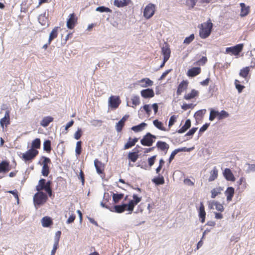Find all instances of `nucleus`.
<instances>
[{
  "mask_svg": "<svg viewBox=\"0 0 255 255\" xmlns=\"http://www.w3.org/2000/svg\"><path fill=\"white\" fill-rule=\"evenodd\" d=\"M223 174L227 181L234 182L236 180V178L230 168H226L223 172Z\"/></svg>",
  "mask_w": 255,
  "mask_h": 255,
  "instance_id": "16",
  "label": "nucleus"
},
{
  "mask_svg": "<svg viewBox=\"0 0 255 255\" xmlns=\"http://www.w3.org/2000/svg\"><path fill=\"white\" fill-rule=\"evenodd\" d=\"M153 124L159 130L163 131L166 130V128L163 127V124L157 119L154 120L153 121Z\"/></svg>",
  "mask_w": 255,
  "mask_h": 255,
  "instance_id": "39",
  "label": "nucleus"
},
{
  "mask_svg": "<svg viewBox=\"0 0 255 255\" xmlns=\"http://www.w3.org/2000/svg\"><path fill=\"white\" fill-rule=\"evenodd\" d=\"M128 115H125L118 123H116V129L118 132L122 131L125 125V123L129 118Z\"/></svg>",
  "mask_w": 255,
  "mask_h": 255,
  "instance_id": "15",
  "label": "nucleus"
},
{
  "mask_svg": "<svg viewBox=\"0 0 255 255\" xmlns=\"http://www.w3.org/2000/svg\"><path fill=\"white\" fill-rule=\"evenodd\" d=\"M142 109L145 111L146 114L148 117L150 115L151 113V109L150 108V104H145L144 105H143L142 107H141L140 108V110H141Z\"/></svg>",
  "mask_w": 255,
  "mask_h": 255,
  "instance_id": "48",
  "label": "nucleus"
},
{
  "mask_svg": "<svg viewBox=\"0 0 255 255\" xmlns=\"http://www.w3.org/2000/svg\"><path fill=\"white\" fill-rule=\"evenodd\" d=\"M199 92L195 89H192L190 93L185 94L184 99L186 100H190L199 96Z\"/></svg>",
  "mask_w": 255,
  "mask_h": 255,
  "instance_id": "28",
  "label": "nucleus"
},
{
  "mask_svg": "<svg viewBox=\"0 0 255 255\" xmlns=\"http://www.w3.org/2000/svg\"><path fill=\"white\" fill-rule=\"evenodd\" d=\"M201 72V69L200 67H194L188 70L187 75L189 77H194L199 75Z\"/></svg>",
  "mask_w": 255,
  "mask_h": 255,
  "instance_id": "20",
  "label": "nucleus"
},
{
  "mask_svg": "<svg viewBox=\"0 0 255 255\" xmlns=\"http://www.w3.org/2000/svg\"><path fill=\"white\" fill-rule=\"evenodd\" d=\"M141 96L145 99H150L154 96V92L152 88H147L140 91Z\"/></svg>",
  "mask_w": 255,
  "mask_h": 255,
  "instance_id": "12",
  "label": "nucleus"
},
{
  "mask_svg": "<svg viewBox=\"0 0 255 255\" xmlns=\"http://www.w3.org/2000/svg\"><path fill=\"white\" fill-rule=\"evenodd\" d=\"M191 126V121L190 119H187L185 121L184 125L178 130L176 131L179 133H184L187 131Z\"/></svg>",
  "mask_w": 255,
  "mask_h": 255,
  "instance_id": "24",
  "label": "nucleus"
},
{
  "mask_svg": "<svg viewBox=\"0 0 255 255\" xmlns=\"http://www.w3.org/2000/svg\"><path fill=\"white\" fill-rule=\"evenodd\" d=\"M176 116L175 115H172L170 118L169 122H168V127L170 128L176 122Z\"/></svg>",
  "mask_w": 255,
  "mask_h": 255,
  "instance_id": "62",
  "label": "nucleus"
},
{
  "mask_svg": "<svg viewBox=\"0 0 255 255\" xmlns=\"http://www.w3.org/2000/svg\"><path fill=\"white\" fill-rule=\"evenodd\" d=\"M46 184V179L41 178L38 181V184L36 186V190L37 191H40V188Z\"/></svg>",
  "mask_w": 255,
  "mask_h": 255,
  "instance_id": "56",
  "label": "nucleus"
},
{
  "mask_svg": "<svg viewBox=\"0 0 255 255\" xmlns=\"http://www.w3.org/2000/svg\"><path fill=\"white\" fill-rule=\"evenodd\" d=\"M134 145V143L131 140V137H129L128 142L125 144L124 149H127L130 148Z\"/></svg>",
  "mask_w": 255,
  "mask_h": 255,
  "instance_id": "54",
  "label": "nucleus"
},
{
  "mask_svg": "<svg viewBox=\"0 0 255 255\" xmlns=\"http://www.w3.org/2000/svg\"><path fill=\"white\" fill-rule=\"evenodd\" d=\"M229 116V113L225 110H222L220 112H219L218 120H221L226 118H228Z\"/></svg>",
  "mask_w": 255,
  "mask_h": 255,
  "instance_id": "53",
  "label": "nucleus"
},
{
  "mask_svg": "<svg viewBox=\"0 0 255 255\" xmlns=\"http://www.w3.org/2000/svg\"><path fill=\"white\" fill-rule=\"evenodd\" d=\"M195 106V105H194L193 104L184 103L181 106V109L184 111H186L189 109H193Z\"/></svg>",
  "mask_w": 255,
  "mask_h": 255,
  "instance_id": "61",
  "label": "nucleus"
},
{
  "mask_svg": "<svg viewBox=\"0 0 255 255\" xmlns=\"http://www.w3.org/2000/svg\"><path fill=\"white\" fill-rule=\"evenodd\" d=\"M96 10L100 12H112V10L110 8L105 6H100L96 8Z\"/></svg>",
  "mask_w": 255,
  "mask_h": 255,
  "instance_id": "46",
  "label": "nucleus"
},
{
  "mask_svg": "<svg viewBox=\"0 0 255 255\" xmlns=\"http://www.w3.org/2000/svg\"><path fill=\"white\" fill-rule=\"evenodd\" d=\"M198 128L193 127L191 129H190L185 135V136H190L191 138L192 137L194 134L197 131Z\"/></svg>",
  "mask_w": 255,
  "mask_h": 255,
  "instance_id": "60",
  "label": "nucleus"
},
{
  "mask_svg": "<svg viewBox=\"0 0 255 255\" xmlns=\"http://www.w3.org/2000/svg\"><path fill=\"white\" fill-rule=\"evenodd\" d=\"M137 152H129L128 155V158L129 161L135 162L139 158V154H137Z\"/></svg>",
  "mask_w": 255,
  "mask_h": 255,
  "instance_id": "35",
  "label": "nucleus"
},
{
  "mask_svg": "<svg viewBox=\"0 0 255 255\" xmlns=\"http://www.w3.org/2000/svg\"><path fill=\"white\" fill-rule=\"evenodd\" d=\"M223 190V188L221 187H219L217 188H215L213 189L211 191V198H215L219 194H221L222 191Z\"/></svg>",
  "mask_w": 255,
  "mask_h": 255,
  "instance_id": "41",
  "label": "nucleus"
},
{
  "mask_svg": "<svg viewBox=\"0 0 255 255\" xmlns=\"http://www.w3.org/2000/svg\"><path fill=\"white\" fill-rule=\"evenodd\" d=\"M207 62V58L205 56H203L198 61L196 62V65H204Z\"/></svg>",
  "mask_w": 255,
  "mask_h": 255,
  "instance_id": "63",
  "label": "nucleus"
},
{
  "mask_svg": "<svg viewBox=\"0 0 255 255\" xmlns=\"http://www.w3.org/2000/svg\"><path fill=\"white\" fill-rule=\"evenodd\" d=\"M54 118L51 116L44 117L40 122V125L43 127H48L50 123L53 121Z\"/></svg>",
  "mask_w": 255,
  "mask_h": 255,
  "instance_id": "29",
  "label": "nucleus"
},
{
  "mask_svg": "<svg viewBox=\"0 0 255 255\" xmlns=\"http://www.w3.org/2000/svg\"><path fill=\"white\" fill-rule=\"evenodd\" d=\"M248 165V169L246 170V173H250L251 171H255V164H249L247 163Z\"/></svg>",
  "mask_w": 255,
  "mask_h": 255,
  "instance_id": "64",
  "label": "nucleus"
},
{
  "mask_svg": "<svg viewBox=\"0 0 255 255\" xmlns=\"http://www.w3.org/2000/svg\"><path fill=\"white\" fill-rule=\"evenodd\" d=\"M243 49V44H238L232 47L226 48V53L232 55L238 56Z\"/></svg>",
  "mask_w": 255,
  "mask_h": 255,
  "instance_id": "6",
  "label": "nucleus"
},
{
  "mask_svg": "<svg viewBox=\"0 0 255 255\" xmlns=\"http://www.w3.org/2000/svg\"><path fill=\"white\" fill-rule=\"evenodd\" d=\"M156 6L154 4L150 3L145 7L143 14L146 19H150L155 13Z\"/></svg>",
  "mask_w": 255,
  "mask_h": 255,
  "instance_id": "5",
  "label": "nucleus"
},
{
  "mask_svg": "<svg viewBox=\"0 0 255 255\" xmlns=\"http://www.w3.org/2000/svg\"><path fill=\"white\" fill-rule=\"evenodd\" d=\"M157 136L151 134L150 132H147L140 139V143L146 146H151L155 141Z\"/></svg>",
  "mask_w": 255,
  "mask_h": 255,
  "instance_id": "4",
  "label": "nucleus"
},
{
  "mask_svg": "<svg viewBox=\"0 0 255 255\" xmlns=\"http://www.w3.org/2000/svg\"><path fill=\"white\" fill-rule=\"evenodd\" d=\"M94 163L97 173L100 175L102 178L105 177V164L98 159H95L94 160Z\"/></svg>",
  "mask_w": 255,
  "mask_h": 255,
  "instance_id": "10",
  "label": "nucleus"
},
{
  "mask_svg": "<svg viewBox=\"0 0 255 255\" xmlns=\"http://www.w3.org/2000/svg\"><path fill=\"white\" fill-rule=\"evenodd\" d=\"M82 141L81 140L78 141L76 143V146L75 148V153L77 156H79L82 151Z\"/></svg>",
  "mask_w": 255,
  "mask_h": 255,
  "instance_id": "43",
  "label": "nucleus"
},
{
  "mask_svg": "<svg viewBox=\"0 0 255 255\" xmlns=\"http://www.w3.org/2000/svg\"><path fill=\"white\" fill-rule=\"evenodd\" d=\"M38 20L39 23L42 26H45L46 25V26L48 27L49 25V24L48 23V16H46V12L41 14L39 15Z\"/></svg>",
  "mask_w": 255,
  "mask_h": 255,
  "instance_id": "22",
  "label": "nucleus"
},
{
  "mask_svg": "<svg viewBox=\"0 0 255 255\" xmlns=\"http://www.w3.org/2000/svg\"><path fill=\"white\" fill-rule=\"evenodd\" d=\"M60 28V27L56 26L51 31L49 36V42H51L58 35V29Z\"/></svg>",
  "mask_w": 255,
  "mask_h": 255,
  "instance_id": "31",
  "label": "nucleus"
},
{
  "mask_svg": "<svg viewBox=\"0 0 255 255\" xmlns=\"http://www.w3.org/2000/svg\"><path fill=\"white\" fill-rule=\"evenodd\" d=\"M110 211L112 212L119 214L124 213L125 212L119 204L114 205V206H111Z\"/></svg>",
  "mask_w": 255,
  "mask_h": 255,
  "instance_id": "40",
  "label": "nucleus"
},
{
  "mask_svg": "<svg viewBox=\"0 0 255 255\" xmlns=\"http://www.w3.org/2000/svg\"><path fill=\"white\" fill-rule=\"evenodd\" d=\"M210 116H209V120L210 121H213L215 118H217L218 119L219 112L217 110H216L213 108L210 109Z\"/></svg>",
  "mask_w": 255,
  "mask_h": 255,
  "instance_id": "38",
  "label": "nucleus"
},
{
  "mask_svg": "<svg viewBox=\"0 0 255 255\" xmlns=\"http://www.w3.org/2000/svg\"><path fill=\"white\" fill-rule=\"evenodd\" d=\"M240 6L241 7L240 16L241 17H245L247 16L250 12V7L249 6H246V5L244 3H241Z\"/></svg>",
  "mask_w": 255,
  "mask_h": 255,
  "instance_id": "30",
  "label": "nucleus"
},
{
  "mask_svg": "<svg viewBox=\"0 0 255 255\" xmlns=\"http://www.w3.org/2000/svg\"><path fill=\"white\" fill-rule=\"evenodd\" d=\"M41 147V140L39 138H36L31 142V148L33 150H37Z\"/></svg>",
  "mask_w": 255,
  "mask_h": 255,
  "instance_id": "36",
  "label": "nucleus"
},
{
  "mask_svg": "<svg viewBox=\"0 0 255 255\" xmlns=\"http://www.w3.org/2000/svg\"><path fill=\"white\" fill-rule=\"evenodd\" d=\"M213 24L210 19L203 23L201 24L199 30V36L202 39H206L208 37L213 29Z\"/></svg>",
  "mask_w": 255,
  "mask_h": 255,
  "instance_id": "1",
  "label": "nucleus"
},
{
  "mask_svg": "<svg viewBox=\"0 0 255 255\" xmlns=\"http://www.w3.org/2000/svg\"><path fill=\"white\" fill-rule=\"evenodd\" d=\"M156 155H154L150 157H149L147 159V162H148V168L149 169L153 164H154L156 158Z\"/></svg>",
  "mask_w": 255,
  "mask_h": 255,
  "instance_id": "50",
  "label": "nucleus"
},
{
  "mask_svg": "<svg viewBox=\"0 0 255 255\" xmlns=\"http://www.w3.org/2000/svg\"><path fill=\"white\" fill-rule=\"evenodd\" d=\"M38 153L39 151L37 150L29 149L27 150L25 153L22 154L21 158L25 162V163H29L34 159Z\"/></svg>",
  "mask_w": 255,
  "mask_h": 255,
  "instance_id": "3",
  "label": "nucleus"
},
{
  "mask_svg": "<svg viewBox=\"0 0 255 255\" xmlns=\"http://www.w3.org/2000/svg\"><path fill=\"white\" fill-rule=\"evenodd\" d=\"M165 46L161 48V53L163 56H170L171 51L169 45L167 43H164Z\"/></svg>",
  "mask_w": 255,
  "mask_h": 255,
  "instance_id": "34",
  "label": "nucleus"
},
{
  "mask_svg": "<svg viewBox=\"0 0 255 255\" xmlns=\"http://www.w3.org/2000/svg\"><path fill=\"white\" fill-rule=\"evenodd\" d=\"M138 82L140 84V86L144 88L151 86L153 84V82L148 78H143Z\"/></svg>",
  "mask_w": 255,
  "mask_h": 255,
  "instance_id": "25",
  "label": "nucleus"
},
{
  "mask_svg": "<svg viewBox=\"0 0 255 255\" xmlns=\"http://www.w3.org/2000/svg\"><path fill=\"white\" fill-rule=\"evenodd\" d=\"M132 104L134 106H138L140 104L139 97L137 95H134L132 97L131 99Z\"/></svg>",
  "mask_w": 255,
  "mask_h": 255,
  "instance_id": "51",
  "label": "nucleus"
},
{
  "mask_svg": "<svg viewBox=\"0 0 255 255\" xmlns=\"http://www.w3.org/2000/svg\"><path fill=\"white\" fill-rule=\"evenodd\" d=\"M38 192L33 197V203L36 207L43 205L48 200V196L46 193L42 191Z\"/></svg>",
  "mask_w": 255,
  "mask_h": 255,
  "instance_id": "2",
  "label": "nucleus"
},
{
  "mask_svg": "<svg viewBox=\"0 0 255 255\" xmlns=\"http://www.w3.org/2000/svg\"><path fill=\"white\" fill-rule=\"evenodd\" d=\"M113 196V201L115 204H118L120 201L124 197V194L122 193H114L111 192Z\"/></svg>",
  "mask_w": 255,
  "mask_h": 255,
  "instance_id": "27",
  "label": "nucleus"
},
{
  "mask_svg": "<svg viewBox=\"0 0 255 255\" xmlns=\"http://www.w3.org/2000/svg\"><path fill=\"white\" fill-rule=\"evenodd\" d=\"M188 83L189 82L187 80H183L179 83L176 91V94L178 96L180 95L183 91L187 89Z\"/></svg>",
  "mask_w": 255,
  "mask_h": 255,
  "instance_id": "17",
  "label": "nucleus"
},
{
  "mask_svg": "<svg viewBox=\"0 0 255 255\" xmlns=\"http://www.w3.org/2000/svg\"><path fill=\"white\" fill-rule=\"evenodd\" d=\"M194 148V147H190V148L183 147L175 149L174 150H173L171 154H170V155L169 156V158L168 159V165L171 163V162L174 159L175 156L178 153H179L180 152H190L192 150H193Z\"/></svg>",
  "mask_w": 255,
  "mask_h": 255,
  "instance_id": "9",
  "label": "nucleus"
},
{
  "mask_svg": "<svg viewBox=\"0 0 255 255\" xmlns=\"http://www.w3.org/2000/svg\"><path fill=\"white\" fill-rule=\"evenodd\" d=\"M133 5L131 0H114V4L118 7H123L129 4Z\"/></svg>",
  "mask_w": 255,
  "mask_h": 255,
  "instance_id": "18",
  "label": "nucleus"
},
{
  "mask_svg": "<svg viewBox=\"0 0 255 255\" xmlns=\"http://www.w3.org/2000/svg\"><path fill=\"white\" fill-rule=\"evenodd\" d=\"M121 103L119 96H111L109 97L108 100V106L112 109H117Z\"/></svg>",
  "mask_w": 255,
  "mask_h": 255,
  "instance_id": "7",
  "label": "nucleus"
},
{
  "mask_svg": "<svg viewBox=\"0 0 255 255\" xmlns=\"http://www.w3.org/2000/svg\"><path fill=\"white\" fill-rule=\"evenodd\" d=\"M235 189L233 187H228L225 192V194L227 196V201L230 202L232 200L234 195Z\"/></svg>",
  "mask_w": 255,
  "mask_h": 255,
  "instance_id": "23",
  "label": "nucleus"
},
{
  "mask_svg": "<svg viewBox=\"0 0 255 255\" xmlns=\"http://www.w3.org/2000/svg\"><path fill=\"white\" fill-rule=\"evenodd\" d=\"M132 199L128 200V208L129 213H132L133 211L135 206L139 203L141 200V197H138L137 194H134L132 196Z\"/></svg>",
  "mask_w": 255,
  "mask_h": 255,
  "instance_id": "8",
  "label": "nucleus"
},
{
  "mask_svg": "<svg viewBox=\"0 0 255 255\" xmlns=\"http://www.w3.org/2000/svg\"><path fill=\"white\" fill-rule=\"evenodd\" d=\"M12 168V165H10L9 161L3 160L0 162V173H5Z\"/></svg>",
  "mask_w": 255,
  "mask_h": 255,
  "instance_id": "13",
  "label": "nucleus"
},
{
  "mask_svg": "<svg viewBox=\"0 0 255 255\" xmlns=\"http://www.w3.org/2000/svg\"><path fill=\"white\" fill-rule=\"evenodd\" d=\"M42 226L44 228H49L53 224L52 219L49 216H45L41 219Z\"/></svg>",
  "mask_w": 255,
  "mask_h": 255,
  "instance_id": "21",
  "label": "nucleus"
},
{
  "mask_svg": "<svg viewBox=\"0 0 255 255\" xmlns=\"http://www.w3.org/2000/svg\"><path fill=\"white\" fill-rule=\"evenodd\" d=\"M206 112V109H202L197 111L194 114V117L197 119V117H203Z\"/></svg>",
  "mask_w": 255,
  "mask_h": 255,
  "instance_id": "59",
  "label": "nucleus"
},
{
  "mask_svg": "<svg viewBox=\"0 0 255 255\" xmlns=\"http://www.w3.org/2000/svg\"><path fill=\"white\" fill-rule=\"evenodd\" d=\"M198 212L200 221L202 223H204L205 222L206 213L205 211L204 205L202 202H201L200 203V206L198 209Z\"/></svg>",
  "mask_w": 255,
  "mask_h": 255,
  "instance_id": "14",
  "label": "nucleus"
},
{
  "mask_svg": "<svg viewBox=\"0 0 255 255\" xmlns=\"http://www.w3.org/2000/svg\"><path fill=\"white\" fill-rule=\"evenodd\" d=\"M51 163V159L46 156H41L40 160L38 162V164L44 166V165H49Z\"/></svg>",
  "mask_w": 255,
  "mask_h": 255,
  "instance_id": "33",
  "label": "nucleus"
},
{
  "mask_svg": "<svg viewBox=\"0 0 255 255\" xmlns=\"http://www.w3.org/2000/svg\"><path fill=\"white\" fill-rule=\"evenodd\" d=\"M156 146L161 151L164 152L165 154H166L169 148V144L166 142L162 141H158L156 142Z\"/></svg>",
  "mask_w": 255,
  "mask_h": 255,
  "instance_id": "19",
  "label": "nucleus"
},
{
  "mask_svg": "<svg viewBox=\"0 0 255 255\" xmlns=\"http://www.w3.org/2000/svg\"><path fill=\"white\" fill-rule=\"evenodd\" d=\"M218 177V170L216 167L211 172V175L208 179L209 181H214Z\"/></svg>",
  "mask_w": 255,
  "mask_h": 255,
  "instance_id": "42",
  "label": "nucleus"
},
{
  "mask_svg": "<svg viewBox=\"0 0 255 255\" xmlns=\"http://www.w3.org/2000/svg\"><path fill=\"white\" fill-rule=\"evenodd\" d=\"M147 126V124L142 122L137 125L132 127L131 129L135 132H137L142 131Z\"/></svg>",
  "mask_w": 255,
  "mask_h": 255,
  "instance_id": "32",
  "label": "nucleus"
},
{
  "mask_svg": "<svg viewBox=\"0 0 255 255\" xmlns=\"http://www.w3.org/2000/svg\"><path fill=\"white\" fill-rule=\"evenodd\" d=\"M198 0H186V4L189 6V8H193Z\"/></svg>",
  "mask_w": 255,
  "mask_h": 255,
  "instance_id": "55",
  "label": "nucleus"
},
{
  "mask_svg": "<svg viewBox=\"0 0 255 255\" xmlns=\"http://www.w3.org/2000/svg\"><path fill=\"white\" fill-rule=\"evenodd\" d=\"M249 72H250V67H246L245 68H243L242 69H241L240 70L239 75L241 77H242L244 78H246L249 74Z\"/></svg>",
  "mask_w": 255,
  "mask_h": 255,
  "instance_id": "44",
  "label": "nucleus"
},
{
  "mask_svg": "<svg viewBox=\"0 0 255 255\" xmlns=\"http://www.w3.org/2000/svg\"><path fill=\"white\" fill-rule=\"evenodd\" d=\"M50 173V166L49 165L42 166L41 173L44 177H47Z\"/></svg>",
  "mask_w": 255,
  "mask_h": 255,
  "instance_id": "47",
  "label": "nucleus"
},
{
  "mask_svg": "<svg viewBox=\"0 0 255 255\" xmlns=\"http://www.w3.org/2000/svg\"><path fill=\"white\" fill-rule=\"evenodd\" d=\"M151 181L155 186L163 185L165 183L164 177L160 174L152 179Z\"/></svg>",
  "mask_w": 255,
  "mask_h": 255,
  "instance_id": "26",
  "label": "nucleus"
},
{
  "mask_svg": "<svg viewBox=\"0 0 255 255\" xmlns=\"http://www.w3.org/2000/svg\"><path fill=\"white\" fill-rule=\"evenodd\" d=\"M235 85L238 92L239 93H242L243 89L245 88V86L241 84L240 81L237 79L235 81Z\"/></svg>",
  "mask_w": 255,
  "mask_h": 255,
  "instance_id": "49",
  "label": "nucleus"
},
{
  "mask_svg": "<svg viewBox=\"0 0 255 255\" xmlns=\"http://www.w3.org/2000/svg\"><path fill=\"white\" fill-rule=\"evenodd\" d=\"M43 150L47 153H50L52 150L51 141L49 139H46L43 142Z\"/></svg>",
  "mask_w": 255,
  "mask_h": 255,
  "instance_id": "37",
  "label": "nucleus"
},
{
  "mask_svg": "<svg viewBox=\"0 0 255 255\" xmlns=\"http://www.w3.org/2000/svg\"><path fill=\"white\" fill-rule=\"evenodd\" d=\"M194 34H191L189 36L186 37L185 38L183 43L186 44H189L194 40Z\"/></svg>",
  "mask_w": 255,
  "mask_h": 255,
  "instance_id": "57",
  "label": "nucleus"
},
{
  "mask_svg": "<svg viewBox=\"0 0 255 255\" xmlns=\"http://www.w3.org/2000/svg\"><path fill=\"white\" fill-rule=\"evenodd\" d=\"M77 23V17L74 13L69 14L67 19L66 25L68 29H72Z\"/></svg>",
  "mask_w": 255,
  "mask_h": 255,
  "instance_id": "11",
  "label": "nucleus"
},
{
  "mask_svg": "<svg viewBox=\"0 0 255 255\" xmlns=\"http://www.w3.org/2000/svg\"><path fill=\"white\" fill-rule=\"evenodd\" d=\"M10 123V119L2 118L0 120V126L3 129H4V127H6Z\"/></svg>",
  "mask_w": 255,
  "mask_h": 255,
  "instance_id": "45",
  "label": "nucleus"
},
{
  "mask_svg": "<svg viewBox=\"0 0 255 255\" xmlns=\"http://www.w3.org/2000/svg\"><path fill=\"white\" fill-rule=\"evenodd\" d=\"M83 131L81 128H78L77 130L75 132L74 138L76 140L79 139L82 136Z\"/></svg>",
  "mask_w": 255,
  "mask_h": 255,
  "instance_id": "58",
  "label": "nucleus"
},
{
  "mask_svg": "<svg viewBox=\"0 0 255 255\" xmlns=\"http://www.w3.org/2000/svg\"><path fill=\"white\" fill-rule=\"evenodd\" d=\"M210 123H205L204 125H203V126L200 128L199 131L198 132V136H201L202 133L205 131L210 126Z\"/></svg>",
  "mask_w": 255,
  "mask_h": 255,
  "instance_id": "52",
  "label": "nucleus"
}]
</instances>
